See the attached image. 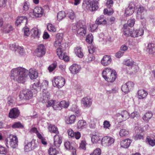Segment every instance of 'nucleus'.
Wrapping results in <instances>:
<instances>
[{
    "instance_id": "obj_52",
    "label": "nucleus",
    "mask_w": 155,
    "mask_h": 155,
    "mask_svg": "<svg viewBox=\"0 0 155 155\" xmlns=\"http://www.w3.org/2000/svg\"><path fill=\"white\" fill-rule=\"evenodd\" d=\"M56 52L60 58H63L62 56L64 53L63 52L61 48H58L56 50Z\"/></svg>"
},
{
    "instance_id": "obj_37",
    "label": "nucleus",
    "mask_w": 155,
    "mask_h": 155,
    "mask_svg": "<svg viewBox=\"0 0 155 155\" xmlns=\"http://www.w3.org/2000/svg\"><path fill=\"white\" fill-rule=\"evenodd\" d=\"M65 12L63 11H61L58 13L57 18L58 20H61L65 18Z\"/></svg>"
},
{
    "instance_id": "obj_63",
    "label": "nucleus",
    "mask_w": 155,
    "mask_h": 155,
    "mask_svg": "<svg viewBox=\"0 0 155 155\" xmlns=\"http://www.w3.org/2000/svg\"><path fill=\"white\" fill-rule=\"evenodd\" d=\"M147 140L149 145L152 146L155 145V139L153 140L151 139L147 138Z\"/></svg>"
},
{
    "instance_id": "obj_47",
    "label": "nucleus",
    "mask_w": 155,
    "mask_h": 155,
    "mask_svg": "<svg viewBox=\"0 0 155 155\" xmlns=\"http://www.w3.org/2000/svg\"><path fill=\"white\" fill-rule=\"evenodd\" d=\"M93 39V37L91 34H89L86 39V41L89 44L92 43Z\"/></svg>"
},
{
    "instance_id": "obj_18",
    "label": "nucleus",
    "mask_w": 155,
    "mask_h": 155,
    "mask_svg": "<svg viewBox=\"0 0 155 155\" xmlns=\"http://www.w3.org/2000/svg\"><path fill=\"white\" fill-rule=\"evenodd\" d=\"M80 66L76 64H73L69 68L71 73L75 74L78 73L80 70Z\"/></svg>"
},
{
    "instance_id": "obj_12",
    "label": "nucleus",
    "mask_w": 155,
    "mask_h": 155,
    "mask_svg": "<svg viewBox=\"0 0 155 155\" xmlns=\"http://www.w3.org/2000/svg\"><path fill=\"white\" fill-rule=\"evenodd\" d=\"M134 84L133 82L128 81L123 84L121 87L122 91L125 94L129 92L134 87Z\"/></svg>"
},
{
    "instance_id": "obj_46",
    "label": "nucleus",
    "mask_w": 155,
    "mask_h": 155,
    "mask_svg": "<svg viewBox=\"0 0 155 155\" xmlns=\"http://www.w3.org/2000/svg\"><path fill=\"white\" fill-rule=\"evenodd\" d=\"M61 108H67L69 106V103L68 101H63L60 102Z\"/></svg>"
},
{
    "instance_id": "obj_35",
    "label": "nucleus",
    "mask_w": 155,
    "mask_h": 155,
    "mask_svg": "<svg viewBox=\"0 0 155 155\" xmlns=\"http://www.w3.org/2000/svg\"><path fill=\"white\" fill-rule=\"evenodd\" d=\"M130 71L127 70V72L129 74H134L136 73L138 67L136 65H132L130 68H128Z\"/></svg>"
},
{
    "instance_id": "obj_40",
    "label": "nucleus",
    "mask_w": 155,
    "mask_h": 155,
    "mask_svg": "<svg viewBox=\"0 0 155 155\" xmlns=\"http://www.w3.org/2000/svg\"><path fill=\"white\" fill-rule=\"evenodd\" d=\"M71 110L76 113V115L77 117H79L81 115V114L77 106L75 105H73L71 108Z\"/></svg>"
},
{
    "instance_id": "obj_34",
    "label": "nucleus",
    "mask_w": 155,
    "mask_h": 155,
    "mask_svg": "<svg viewBox=\"0 0 155 155\" xmlns=\"http://www.w3.org/2000/svg\"><path fill=\"white\" fill-rule=\"evenodd\" d=\"M32 36L34 38H38L39 37V32L38 28H33L31 31Z\"/></svg>"
},
{
    "instance_id": "obj_14",
    "label": "nucleus",
    "mask_w": 155,
    "mask_h": 155,
    "mask_svg": "<svg viewBox=\"0 0 155 155\" xmlns=\"http://www.w3.org/2000/svg\"><path fill=\"white\" fill-rule=\"evenodd\" d=\"M46 48L45 46L42 44L38 46L36 51V54L38 57H41L45 54Z\"/></svg>"
},
{
    "instance_id": "obj_45",
    "label": "nucleus",
    "mask_w": 155,
    "mask_h": 155,
    "mask_svg": "<svg viewBox=\"0 0 155 155\" xmlns=\"http://www.w3.org/2000/svg\"><path fill=\"white\" fill-rule=\"evenodd\" d=\"M48 30L50 31L55 32L56 31V29L54 25L51 24H49L47 26Z\"/></svg>"
},
{
    "instance_id": "obj_30",
    "label": "nucleus",
    "mask_w": 155,
    "mask_h": 155,
    "mask_svg": "<svg viewBox=\"0 0 155 155\" xmlns=\"http://www.w3.org/2000/svg\"><path fill=\"white\" fill-rule=\"evenodd\" d=\"M76 120V116L74 115H71L70 117L66 118L65 121L68 124H71L74 123Z\"/></svg>"
},
{
    "instance_id": "obj_64",
    "label": "nucleus",
    "mask_w": 155,
    "mask_h": 155,
    "mask_svg": "<svg viewBox=\"0 0 155 155\" xmlns=\"http://www.w3.org/2000/svg\"><path fill=\"white\" fill-rule=\"evenodd\" d=\"M115 117H117V119L120 122L123 121V117L121 113H120L117 114L115 115Z\"/></svg>"
},
{
    "instance_id": "obj_43",
    "label": "nucleus",
    "mask_w": 155,
    "mask_h": 155,
    "mask_svg": "<svg viewBox=\"0 0 155 155\" xmlns=\"http://www.w3.org/2000/svg\"><path fill=\"white\" fill-rule=\"evenodd\" d=\"M68 18L71 20H73L75 17L74 12L71 10H69L67 13Z\"/></svg>"
},
{
    "instance_id": "obj_21",
    "label": "nucleus",
    "mask_w": 155,
    "mask_h": 155,
    "mask_svg": "<svg viewBox=\"0 0 155 155\" xmlns=\"http://www.w3.org/2000/svg\"><path fill=\"white\" fill-rule=\"evenodd\" d=\"M102 141H104L106 145L109 146L114 143V140L110 137H106L102 139Z\"/></svg>"
},
{
    "instance_id": "obj_23",
    "label": "nucleus",
    "mask_w": 155,
    "mask_h": 155,
    "mask_svg": "<svg viewBox=\"0 0 155 155\" xmlns=\"http://www.w3.org/2000/svg\"><path fill=\"white\" fill-rule=\"evenodd\" d=\"M138 98L139 99H143L145 98L147 95V92L143 90H140L137 92Z\"/></svg>"
},
{
    "instance_id": "obj_44",
    "label": "nucleus",
    "mask_w": 155,
    "mask_h": 155,
    "mask_svg": "<svg viewBox=\"0 0 155 155\" xmlns=\"http://www.w3.org/2000/svg\"><path fill=\"white\" fill-rule=\"evenodd\" d=\"M100 140V137L96 135H93L91 137V141L93 143H96Z\"/></svg>"
},
{
    "instance_id": "obj_19",
    "label": "nucleus",
    "mask_w": 155,
    "mask_h": 155,
    "mask_svg": "<svg viewBox=\"0 0 155 155\" xmlns=\"http://www.w3.org/2000/svg\"><path fill=\"white\" fill-rule=\"evenodd\" d=\"M82 103L85 107H89L92 104V100L88 97H85L82 99Z\"/></svg>"
},
{
    "instance_id": "obj_11",
    "label": "nucleus",
    "mask_w": 155,
    "mask_h": 155,
    "mask_svg": "<svg viewBox=\"0 0 155 155\" xmlns=\"http://www.w3.org/2000/svg\"><path fill=\"white\" fill-rule=\"evenodd\" d=\"M43 13V10L41 7H36L34 9L33 12H30L29 15L31 17H41Z\"/></svg>"
},
{
    "instance_id": "obj_55",
    "label": "nucleus",
    "mask_w": 155,
    "mask_h": 155,
    "mask_svg": "<svg viewBox=\"0 0 155 155\" xmlns=\"http://www.w3.org/2000/svg\"><path fill=\"white\" fill-rule=\"evenodd\" d=\"M64 145L65 148L68 150H71L72 149L73 147L71 146V143L69 141H67L64 143Z\"/></svg>"
},
{
    "instance_id": "obj_53",
    "label": "nucleus",
    "mask_w": 155,
    "mask_h": 155,
    "mask_svg": "<svg viewBox=\"0 0 155 155\" xmlns=\"http://www.w3.org/2000/svg\"><path fill=\"white\" fill-rule=\"evenodd\" d=\"M8 152V150L5 147L0 146V154L6 155Z\"/></svg>"
},
{
    "instance_id": "obj_54",
    "label": "nucleus",
    "mask_w": 155,
    "mask_h": 155,
    "mask_svg": "<svg viewBox=\"0 0 155 155\" xmlns=\"http://www.w3.org/2000/svg\"><path fill=\"white\" fill-rule=\"evenodd\" d=\"M57 67L56 63H54L51 64L48 68V70L50 72H52Z\"/></svg>"
},
{
    "instance_id": "obj_17",
    "label": "nucleus",
    "mask_w": 155,
    "mask_h": 155,
    "mask_svg": "<svg viewBox=\"0 0 155 155\" xmlns=\"http://www.w3.org/2000/svg\"><path fill=\"white\" fill-rule=\"evenodd\" d=\"M111 58L110 56L105 55L102 59L101 63L103 66H107L111 63Z\"/></svg>"
},
{
    "instance_id": "obj_39",
    "label": "nucleus",
    "mask_w": 155,
    "mask_h": 155,
    "mask_svg": "<svg viewBox=\"0 0 155 155\" xmlns=\"http://www.w3.org/2000/svg\"><path fill=\"white\" fill-rule=\"evenodd\" d=\"M12 30L13 28L10 24H7L4 27V31L6 33H8Z\"/></svg>"
},
{
    "instance_id": "obj_8",
    "label": "nucleus",
    "mask_w": 155,
    "mask_h": 155,
    "mask_svg": "<svg viewBox=\"0 0 155 155\" xmlns=\"http://www.w3.org/2000/svg\"><path fill=\"white\" fill-rule=\"evenodd\" d=\"M65 83V79L61 76L55 77L53 80V84L54 87L61 88Z\"/></svg>"
},
{
    "instance_id": "obj_4",
    "label": "nucleus",
    "mask_w": 155,
    "mask_h": 155,
    "mask_svg": "<svg viewBox=\"0 0 155 155\" xmlns=\"http://www.w3.org/2000/svg\"><path fill=\"white\" fill-rule=\"evenodd\" d=\"M72 29L75 30L78 34L83 36H85L86 34V26L80 22H78L76 25L73 26Z\"/></svg>"
},
{
    "instance_id": "obj_38",
    "label": "nucleus",
    "mask_w": 155,
    "mask_h": 155,
    "mask_svg": "<svg viewBox=\"0 0 155 155\" xmlns=\"http://www.w3.org/2000/svg\"><path fill=\"white\" fill-rule=\"evenodd\" d=\"M121 113L123 117V121H125L129 117V114L127 111H123L121 112Z\"/></svg>"
},
{
    "instance_id": "obj_2",
    "label": "nucleus",
    "mask_w": 155,
    "mask_h": 155,
    "mask_svg": "<svg viewBox=\"0 0 155 155\" xmlns=\"http://www.w3.org/2000/svg\"><path fill=\"white\" fill-rule=\"evenodd\" d=\"M103 78L109 82H113L117 77L116 73L114 70L110 68H105L102 73Z\"/></svg>"
},
{
    "instance_id": "obj_62",
    "label": "nucleus",
    "mask_w": 155,
    "mask_h": 155,
    "mask_svg": "<svg viewBox=\"0 0 155 155\" xmlns=\"http://www.w3.org/2000/svg\"><path fill=\"white\" fill-rule=\"evenodd\" d=\"M134 139L135 140H137L138 139L141 140L143 139V137L142 134H136L134 137Z\"/></svg>"
},
{
    "instance_id": "obj_6",
    "label": "nucleus",
    "mask_w": 155,
    "mask_h": 155,
    "mask_svg": "<svg viewBox=\"0 0 155 155\" xmlns=\"http://www.w3.org/2000/svg\"><path fill=\"white\" fill-rule=\"evenodd\" d=\"M41 94V97L42 99V102L43 103L47 102L46 104L47 107H48L51 106L53 107L54 103V101L53 100L48 101L50 98V94L48 91L44 89Z\"/></svg>"
},
{
    "instance_id": "obj_50",
    "label": "nucleus",
    "mask_w": 155,
    "mask_h": 155,
    "mask_svg": "<svg viewBox=\"0 0 155 155\" xmlns=\"http://www.w3.org/2000/svg\"><path fill=\"white\" fill-rule=\"evenodd\" d=\"M130 117L136 120L139 118V115L138 112L134 111L131 114Z\"/></svg>"
},
{
    "instance_id": "obj_60",
    "label": "nucleus",
    "mask_w": 155,
    "mask_h": 155,
    "mask_svg": "<svg viewBox=\"0 0 155 155\" xmlns=\"http://www.w3.org/2000/svg\"><path fill=\"white\" fill-rule=\"evenodd\" d=\"M24 32V35L27 36H28L29 35V30L28 28L25 27L23 29Z\"/></svg>"
},
{
    "instance_id": "obj_57",
    "label": "nucleus",
    "mask_w": 155,
    "mask_h": 155,
    "mask_svg": "<svg viewBox=\"0 0 155 155\" xmlns=\"http://www.w3.org/2000/svg\"><path fill=\"white\" fill-rule=\"evenodd\" d=\"M135 22V20L134 19H130L128 21V26H127V25H127V26L129 27H133Z\"/></svg>"
},
{
    "instance_id": "obj_41",
    "label": "nucleus",
    "mask_w": 155,
    "mask_h": 155,
    "mask_svg": "<svg viewBox=\"0 0 155 155\" xmlns=\"http://www.w3.org/2000/svg\"><path fill=\"white\" fill-rule=\"evenodd\" d=\"M12 127L13 128H23V125L20 122H15L12 125Z\"/></svg>"
},
{
    "instance_id": "obj_15",
    "label": "nucleus",
    "mask_w": 155,
    "mask_h": 155,
    "mask_svg": "<svg viewBox=\"0 0 155 155\" xmlns=\"http://www.w3.org/2000/svg\"><path fill=\"white\" fill-rule=\"evenodd\" d=\"M20 114V112L18 108H14L11 109L9 113V117L11 118H17Z\"/></svg>"
},
{
    "instance_id": "obj_49",
    "label": "nucleus",
    "mask_w": 155,
    "mask_h": 155,
    "mask_svg": "<svg viewBox=\"0 0 155 155\" xmlns=\"http://www.w3.org/2000/svg\"><path fill=\"white\" fill-rule=\"evenodd\" d=\"M86 141L84 140H82L81 141V142L80 143L79 148L80 149L85 150L86 149Z\"/></svg>"
},
{
    "instance_id": "obj_9",
    "label": "nucleus",
    "mask_w": 155,
    "mask_h": 155,
    "mask_svg": "<svg viewBox=\"0 0 155 155\" xmlns=\"http://www.w3.org/2000/svg\"><path fill=\"white\" fill-rule=\"evenodd\" d=\"M97 2L95 0H84L83 3V6L85 7L87 9H89L90 10H93L98 8V7L95 5Z\"/></svg>"
},
{
    "instance_id": "obj_33",
    "label": "nucleus",
    "mask_w": 155,
    "mask_h": 155,
    "mask_svg": "<svg viewBox=\"0 0 155 155\" xmlns=\"http://www.w3.org/2000/svg\"><path fill=\"white\" fill-rule=\"evenodd\" d=\"M153 114L151 112H147L143 117L142 119L145 121L148 122L152 117Z\"/></svg>"
},
{
    "instance_id": "obj_29",
    "label": "nucleus",
    "mask_w": 155,
    "mask_h": 155,
    "mask_svg": "<svg viewBox=\"0 0 155 155\" xmlns=\"http://www.w3.org/2000/svg\"><path fill=\"white\" fill-rule=\"evenodd\" d=\"M62 40L61 37H58V35H57L56 40L54 44V45L56 48H58L61 46Z\"/></svg>"
},
{
    "instance_id": "obj_31",
    "label": "nucleus",
    "mask_w": 155,
    "mask_h": 155,
    "mask_svg": "<svg viewBox=\"0 0 155 155\" xmlns=\"http://www.w3.org/2000/svg\"><path fill=\"white\" fill-rule=\"evenodd\" d=\"M75 53L79 58H82L84 56L81 47H77L74 49Z\"/></svg>"
},
{
    "instance_id": "obj_61",
    "label": "nucleus",
    "mask_w": 155,
    "mask_h": 155,
    "mask_svg": "<svg viewBox=\"0 0 155 155\" xmlns=\"http://www.w3.org/2000/svg\"><path fill=\"white\" fill-rule=\"evenodd\" d=\"M93 153L96 155H100L101 153V149L99 148H97L93 152Z\"/></svg>"
},
{
    "instance_id": "obj_56",
    "label": "nucleus",
    "mask_w": 155,
    "mask_h": 155,
    "mask_svg": "<svg viewBox=\"0 0 155 155\" xmlns=\"http://www.w3.org/2000/svg\"><path fill=\"white\" fill-rule=\"evenodd\" d=\"M133 63L134 62L133 61L130 59L127 60L124 62V64L128 66L129 67L130 66L131 67L132 65H133Z\"/></svg>"
},
{
    "instance_id": "obj_13",
    "label": "nucleus",
    "mask_w": 155,
    "mask_h": 155,
    "mask_svg": "<svg viewBox=\"0 0 155 155\" xmlns=\"http://www.w3.org/2000/svg\"><path fill=\"white\" fill-rule=\"evenodd\" d=\"M135 5L133 2H130L128 7L125 9V14L126 16H129L132 14L134 11Z\"/></svg>"
},
{
    "instance_id": "obj_1",
    "label": "nucleus",
    "mask_w": 155,
    "mask_h": 155,
    "mask_svg": "<svg viewBox=\"0 0 155 155\" xmlns=\"http://www.w3.org/2000/svg\"><path fill=\"white\" fill-rule=\"evenodd\" d=\"M28 74L31 80L35 79L38 77V73L35 69L31 68L28 70L20 67L12 69L9 76L14 81L19 83L23 84L27 80Z\"/></svg>"
},
{
    "instance_id": "obj_32",
    "label": "nucleus",
    "mask_w": 155,
    "mask_h": 155,
    "mask_svg": "<svg viewBox=\"0 0 155 155\" xmlns=\"http://www.w3.org/2000/svg\"><path fill=\"white\" fill-rule=\"evenodd\" d=\"M14 49L16 54L21 55L23 54L24 51L23 48L18 46L15 47Z\"/></svg>"
},
{
    "instance_id": "obj_27",
    "label": "nucleus",
    "mask_w": 155,
    "mask_h": 155,
    "mask_svg": "<svg viewBox=\"0 0 155 155\" xmlns=\"http://www.w3.org/2000/svg\"><path fill=\"white\" fill-rule=\"evenodd\" d=\"M95 22L98 25L105 24L107 21L104 18V16L103 15H101L98 17L96 19Z\"/></svg>"
},
{
    "instance_id": "obj_16",
    "label": "nucleus",
    "mask_w": 155,
    "mask_h": 155,
    "mask_svg": "<svg viewBox=\"0 0 155 155\" xmlns=\"http://www.w3.org/2000/svg\"><path fill=\"white\" fill-rule=\"evenodd\" d=\"M27 23V19L26 17L21 16L17 17L16 22V24L18 26L19 25H25Z\"/></svg>"
},
{
    "instance_id": "obj_58",
    "label": "nucleus",
    "mask_w": 155,
    "mask_h": 155,
    "mask_svg": "<svg viewBox=\"0 0 155 155\" xmlns=\"http://www.w3.org/2000/svg\"><path fill=\"white\" fill-rule=\"evenodd\" d=\"M98 25L96 22L95 24H91L90 25L91 30L92 32L94 31L98 27Z\"/></svg>"
},
{
    "instance_id": "obj_36",
    "label": "nucleus",
    "mask_w": 155,
    "mask_h": 155,
    "mask_svg": "<svg viewBox=\"0 0 155 155\" xmlns=\"http://www.w3.org/2000/svg\"><path fill=\"white\" fill-rule=\"evenodd\" d=\"M120 136L121 137H126L129 134V131L125 129H121L119 133Z\"/></svg>"
},
{
    "instance_id": "obj_25",
    "label": "nucleus",
    "mask_w": 155,
    "mask_h": 155,
    "mask_svg": "<svg viewBox=\"0 0 155 155\" xmlns=\"http://www.w3.org/2000/svg\"><path fill=\"white\" fill-rule=\"evenodd\" d=\"M49 131L51 133H55L56 134L59 133L58 129L54 125L50 124L48 127Z\"/></svg>"
},
{
    "instance_id": "obj_59",
    "label": "nucleus",
    "mask_w": 155,
    "mask_h": 155,
    "mask_svg": "<svg viewBox=\"0 0 155 155\" xmlns=\"http://www.w3.org/2000/svg\"><path fill=\"white\" fill-rule=\"evenodd\" d=\"M67 132L69 137H74V133L73 130L71 129H69L68 130Z\"/></svg>"
},
{
    "instance_id": "obj_10",
    "label": "nucleus",
    "mask_w": 155,
    "mask_h": 155,
    "mask_svg": "<svg viewBox=\"0 0 155 155\" xmlns=\"http://www.w3.org/2000/svg\"><path fill=\"white\" fill-rule=\"evenodd\" d=\"M33 94L31 91L28 89H24L20 92L19 95L21 100H29L32 97Z\"/></svg>"
},
{
    "instance_id": "obj_7",
    "label": "nucleus",
    "mask_w": 155,
    "mask_h": 155,
    "mask_svg": "<svg viewBox=\"0 0 155 155\" xmlns=\"http://www.w3.org/2000/svg\"><path fill=\"white\" fill-rule=\"evenodd\" d=\"M24 143V150L27 152L34 150L38 146V141L34 139L29 142L26 140Z\"/></svg>"
},
{
    "instance_id": "obj_24",
    "label": "nucleus",
    "mask_w": 155,
    "mask_h": 155,
    "mask_svg": "<svg viewBox=\"0 0 155 155\" xmlns=\"http://www.w3.org/2000/svg\"><path fill=\"white\" fill-rule=\"evenodd\" d=\"M147 49L149 54H155V45L153 44H149L147 46Z\"/></svg>"
},
{
    "instance_id": "obj_3",
    "label": "nucleus",
    "mask_w": 155,
    "mask_h": 155,
    "mask_svg": "<svg viewBox=\"0 0 155 155\" xmlns=\"http://www.w3.org/2000/svg\"><path fill=\"white\" fill-rule=\"evenodd\" d=\"M124 34L127 37L130 36L132 37H138L143 34V30L142 29L132 31V28L128 27L126 25H124Z\"/></svg>"
},
{
    "instance_id": "obj_20",
    "label": "nucleus",
    "mask_w": 155,
    "mask_h": 155,
    "mask_svg": "<svg viewBox=\"0 0 155 155\" xmlns=\"http://www.w3.org/2000/svg\"><path fill=\"white\" fill-rule=\"evenodd\" d=\"M54 146L57 147H59L62 142L61 137L56 134L54 136Z\"/></svg>"
},
{
    "instance_id": "obj_26",
    "label": "nucleus",
    "mask_w": 155,
    "mask_h": 155,
    "mask_svg": "<svg viewBox=\"0 0 155 155\" xmlns=\"http://www.w3.org/2000/svg\"><path fill=\"white\" fill-rule=\"evenodd\" d=\"M29 3L27 1H25L23 6L22 9H20L19 10L20 13H25L28 11L29 8Z\"/></svg>"
},
{
    "instance_id": "obj_51",
    "label": "nucleus",
    "mask_w": 155,
    "mask_h": 155,
    "mask_svg": "<svg viewBox=\"0 0 155 155\" xmlns=\"http://www.w3.org/2000/svg\"><path fill=\"white\" fill-rule=\"evenodd\" d=\"M60 102L55 103L54 101V103L53 105V107L54 110H60L61 108Z\"/></svg>"
},
{
    "instance_id": "obj_28",
    "label": "nucleus",
    "mask_w": 155,
    "mask_h": 155,
    "mask_svg": "<svg viewBox=\"0 0 155 155\" xmlns=\"http://www.w3.org/2000/svg\"><path fill=\"white\" fill-rule=\"evenodd\" d=\"M87 125V123L83 120H79L77 124V127L78 129H83L85 128Z\"/></svg>"
},
{
    "instance_id": "obj_5",
    "label": "nucleus",
    "mask_w": 155,
    "mask_h": 155,
    "mask_svg": "<svg viewBox=\"0 0 155 155\" xmlns=\"http://www.w3.org/2000/svg\"><path fill=\"white\" fill-rule=\"evenodd\" d=\"M9 137L5 140V144L8 147H10L13 148L16 147L18 145V141L17 137L15 136L10 134Z\"/></svg>"
},
{
    "instance_id": "obj_22",
    "label": "nucleus",
    "mask_w": 155,
    "mask_h": 155,
    "mask_svg": "<svg viewBox=\"0 0 155 155\" xmlns=\"http://www.w3.org/2000/svg\"><path fill=\"white\" fill-rule=\"evenodd\" d=\"M131 142V140L129 139L123 140L120 142L121 146L124 148H127L129 147Z\"/></svg>"
},
{
    "instance_id": "obj_42",
    "label": "nucleus",
    "mask_w": 155,
    "mask_h": 155,
    "mask_svg": "<svg viewBox=\"0 0 155 155\" xmlns=\"http://www.w3.org/2000/svg\"><path fill=\"white\" fill-rule=\"evenodd\" d=\"M137 10V15H140L142 13H143L146 11V10L144 8L140 5L138 6Z\"/></svg>"
},
{
    "instance_id": "obj_48",
    "label": "nucleus",
    "mask_w": 155,
    "mask_h": 155,
    "mask_svg": "<svg viewBox=\"0 0 155 155\" xmlns=\"http://www.w3.org/2000/svg\"><path fill=\"white\" fill-rule=\"evenodd\" d=\"M48 153L50 155H55L57 153L58 151L55 148L51 147L49 150Z\"/></svg>"
}]
</instances>
